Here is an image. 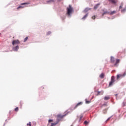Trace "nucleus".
Instances as JSON below:
<instances>
[{
  "mask_svg": "<svg viewBox=\"0 0 126 126\" xmlns=\"http://www.w3.org/2000/svg\"><path fill=\"white\" fill-rule=\"evenodd\" d=\"M62 19L63 21V20H64V19H65V17L62 18Z\"/></svg>",
  "mask_w": 126,
  "mask_h": 126,
  "instance_id": "32",
  "label": "nucleus"
},
{
  "mask_svg": "<svg viewBox=\"0 0 126 126\" xmlns=\"http://www.w3.org/2000/svg\"><path fill=\"white\" fill-rule=\"evenodd\" d=\"M1 34L0 33V36Z\"/></svg>",
  "mask_w": 126,
  "mask_h": 126,
  "instance_id": "37",
  "label": "nucleus"
},
{
  "mask_svg": "<svg viewBox=\"0 0 126 126\" xmlns=\"http://www.w3.org/2000/svg\"><path fill=\"white\" fill-rule=\"evenodd\" d=\"M99 77L100 78H104V77H105V74H104L103 73H101L100 76Z\"/></svg>",
  "mask_w": 126,
  "mask_h": 126,
  "instance_id": "11",
  "label": "nucleus"
},
{
  "mask_svg": "<svg viewBox=\"0 0 126 126\" xmlns=\"http://www.w3.org/2000/svg\"><path fill=\"white\" fill-rule=\"evenodd\" d=\"M116 13V11H113L111 12L110 13H109V14L110 15H113V14H115Z\"/></svg>",
  "mask_w": 126,
  "mask_h": 126,
  "instance_id": "18",
  "label": "nucleus"
},
{
  "mask_svg": "<svg viewBox=\"0 0 126 126\" xmlns=\"http://www.w3.org/2000/svg\"><path fill=\"white\" fill-rule=\"evenodd\" d=\"M102 94H103V92L102 93Z\"/></svg>",
  "mask_w": 126,
  "mask_h": 126,
  "instance_id": "38",
  "label": "nucleus"
},
{
  "mask_svg": "<svg viewBox=\"0 0 126 126\" xmlns=\"http://www.w3.org/2000/svg\"><path fill=\"white\" fill-rule=\"evenodd\" d=\"M89 103H90V101H87V100H86V104H89Z\"/></svg>",
  "mask_w": 126,
  "mask_h": 126,
  "instance_id": "30",
  "label": "nucleus"
},
{
  "mask_svg": "<svg viewBox=\"0 0 126 126\" xmlns=\"http://www.w3.org/2000/svg\"><path fill=\"white\" fill-rule=\"evenodd\" d=\"M52 1H53L52 0H50V1H49L48 2H51Z\"/></svg>",
  "mask_w": 126,
  "mask_h": 126,
  "instance_id": "34",
  "label": "nucleus"
},
{
  "mask_svg": "<svg viewBox=\"0 0 126 126\" xmlns=\"http://www.w3.org/2000/svg\"><path fill=\"white\" fill-rule=\"evenodd\" d=\"M82 105V102H79L78 104H76V105L74 107V109H76L77 107H79V106H81Z\"/></svg>",
  "mask_w": 126,
  "mask_h": 126,
  "instance_id": "7",
  "label": "nucleus"
},
{
  "mask_svg": "<svg viewBox=\"0 0 126 126\" xmlns=\"http://www.w3.org/2000/svg\"><path fill=\"white\" fill-rule=\"evenodd\" d=\"M26 4H29V3H21V5H26Z\"/></svg>",
  "mask_w": 126,
  "mask_h": 126,
  "instance_id": "24",
  "label": "nucleus"
},
{
  "mask_svg": "<svg viewBox=\"0 0 126 126\" xmlns=\"http://www.w3.org/2000/svg\"><path fill=\"white\" fill-rule=\"evenodd\" d=\"M114 82H115V77L112 76L111 77V81L109 82V86H112V85L114 84Z\"/></svg>",
  "mask_w": 126,
  "mask_h": 126,
  "instance_id": "3",
  "label": "nucleus"
},
{
  "mask_svg": "<svg viewBox=\"0 0 126 126\" xmlns=\"http://www.w3.org/2000/svg\"><path fill=\"white\" fill-rule=\"evenodd\" d=\"M120 63V59H116V63L114 64L115 66L117 65V63Z\"/></svg>",
  "mask_w": 126,
  "mask_h": 126,
  "instance_id": "13",
  "label": "nucleus"
},
{
  "mask_svg": "<svg viewBox=\"0 0 126 126\" xmlns=\"http://www.w3.org/2000/svg\"><path fill=\"white\" fill-rule=\"evenodd\" d=\"M102 11L104 12V13L102 14V16H104V15H105V14H110V12L106 11H105V10H102Z\"/></svg>",
  "mask_w": 126,
  "mask_h": 126,
  "instance_id": "9",
  "label": "nucleus"
},
{
  "mask_svg": "<svg viewBox=\"0 0 126 126\" xmlns=\"http://www.w3.org/2000/svg\"><path fill=\"white\" fill-rule=\"evenodd\" d=\"M53 120H52V119H49V120H48V123H51V122H53Z\"/></svg>",
  "mask_w": 126,
  "mask_h": 126,
  "instance_id": "31",
  "label": "nucleus"
},
{
  "mask_svg": "<svg viewBox=\"0 0 126 126\" xmlns=\"http://www.w3.org/2000/svg\"><path fill=\"white\" fill-rule=\"evenodd\" d=\"M126 8H125L124 9H123L122 10H121V12L122 13H124V12H126Z\"/></svg>",
  "mask_w": 126,
  "mask_h": 126,
  "instance_id": "19",
  "label": "nucleus"
},
{
  "mask_svg": "<svg viewBox=\"0 0 126 126\" xmlns=\"http://www.w3.org/2000/svg\"><path fill=\"white\" fill-rule=\"evenodd\" d=\"M32 125V123H31V122H29V123L27 124V126H31Z\"/></svg>",
  "mask_w": 126,
  "mask_h": 126,
  "instance_id": "23",
  "label": "nucleus"
},
{
  "mask_svg": "<svg viewBox=\"0 0 126 126\" xmlns=\"http://www.w3.org/2000/svg\"><path fill=\"white\" fill-rule=\"evenodd\" d=\"M84 124H85V125H87V124H88V122H87V121H85Z\"/></svg>",
  "mask_w": 126,
  "mask_h": 126,
  "instance_id": "29",
  "label": "nucleus"
},
{
  "mask_svg": "<svg viewBox=\"0 0 126 126\" xmlns=\"http://www.w3.org/2000/svg\"><path fill=\"white\" fill-rule=\"evenodd\" d=\"M110 120V118L107 119V121H109Z\"/></svg>",
  "mask_w": 126,
  "mask_h": 126,
  "instance_id": "36",
  "label": "nucleus"
},
{
  "mask_svg": "<svg viewBox=\"0 0 126 126\" xmlns=\"http://www.w3.org/2000/svg\"><path fill=\"white\" fill-rule=\"evenodd\" d=\"M15 112H18V107H16V108H15Z\"/></svg>",
  "mask_w": 126,
  "mask_h": 126,
  "instance_id": "28",
  "label": "nucleus"
},
{
  "mask_svg": "<svg viewBox=\"0 0 126 126\" xmlns=\"http://www.w3.org/2000/svg\"><path fill=\"white\" fill-rule=\"evenodd\" d=\"M105 101H108V100H110V97L109 96H105L104 97Z\"/></svg>",
  "mask_w": 126,
  "mask_h": 126,
  "instance_id": "15",
  "label": "nucleus"
},
{
  "mask_svg": "<svg viewBox=\"0 0 126 126\" xmlns=\"http://www.w3.org/2000/svg\"><path fill=\"white\" fill-rule=\"evenodd\" d=\"M115 96L117 97V96H118L117 94H115Z\"/></svg>",
  "mask_w": 126,
  "mask_h": 126,
  "instance_id": "35",
  "label": "nucleus"
},
{
  "mask_svg": "<svg viewBox=\"0 0 126 126\" xmlns=\"http://www.w3.org/2000/svg\"><path fill=\"white\" fill-rule=\"evenodd\" d=\"M27 40H28V37H26L24 40V42H26V41H27Z\"/></svg>",
  "mask_w": 126,
  "mask_h": 126,
  "instance_id": "26",
  "label": "nucleus"
},
{
  "mask_svg": "<svg viewBox=\"0 0 126 126\" xmlns=\"http://www.w3.org/2000/svg\"><path fill=\"white\" fill-rule=\"evenodd\" d=\"M90 8H86V9H85V10H84V12H87V11H89V10H90Z\"/></svg>",
  "mask_w": 126,
  "mask_h": 126,
  "instance_id": "16",
  "label": "nucleus"
},
{
  "mask_svg": "<svg viewBox=\"0 0 126 126\" xmlns=\"http://www.w3.org/2000/svg\"><path fill=\"white\" fill-rule=\"evenodd\" d=\"M18 49H19V46L17 45V46L14 48V51H18Z\"/></svg>",
  "mask_w": 126,
  "mask_h": 126,
  "instance_id": "12",
  "label": "nucleus"
},
{
  "mask_svg": "<svg viewBox=\"0 0 126 126\" xmlns=\"http://www.w3.org/2000/svg\"><path fill=\"white\" fill-rule=\"evenodd\" d=\"M123 5H124V4L123 3H121L120 6H119V9H121V8H123Z\"/></svg>",
  "mask_w": 126,
  "mask_h": 126,
  "instance_id": "20",
  "label": "nucleus"
},
{
  "mask_svg": "<svg viewBox=\"0 0 126 126\" xmlns=\"http://www.w3.org/2000/svg\"><path fill=\"white\" fill-rule=\"evenodd\" d=\"M58 123H59V120L55 123H52L51 124L50 126H56V125H58Z\"/></svg>",
  "mask_w": 126,
  "mask_h": 126,
  "instance_id": "6",
  "label": "nucleus"
},
{
  "mask_svg": "<svg viewBox=\"0 0 126 126\" xmlns=\"http://www.w3.org/2000/svg\"><path fill=\"white\" fill-rule=\"evenodd\" d=\"M100 93H101V92L98 91V94H97V95L98 96V95L100 94Z\"/></svg>",
  "mask_w": 126,
  "mask_h": 126,
  "instance_id": "33",
  "label": "nucleus"
},
{
  "mask_svg": "<svg viewBox=\"0 0 126 126\" xmlns=\"http://www.w3.org/2000/svg\"><path fill=\"white\" fill-rule=\"evenodd\" d=\"M109 1H110L111 3H113V4H116V3L117 2V0H109Z\"/></svg>",
  "mask_w": 126,
  "mask_h": 126,
  "instance_id": "8",
  "label": "nucleus"
},
{
  "mask_svg": "<svg viewBox=\"0 0 126 126\" xmlns=\"http://www.w3.org/2000/svg\"><path fill=\"white\" fill-rule=\"evenodd\" d=\"M111 62L112 63H115V58L113 56L111 57Z\"/></svg>",
  "mask_w": 126,
  "mask_h": 126,
  "instance_id": "10",
  "label": "nucleus"
},
{
  "mask_svg": "<svg viewBox=\"0 0 126 126\" xmlns=\"http://www.w3.org/2000/svg\"><path fill=\"white\" fill-rule=\"evenodd\" d=\"M24 7L20 6L17 8V9H19L20 8H23Z\"/></svg>",
  "mask_w": 126,
  "mask_h": 126,
  "instance_id": "25",
  "label": "nucleus"
},
{
  "mask_svg": "<svg viewBox=\"0 0 126 126\" xmlns=\"http://www.w3.org/2000/svg\"><path fill=\"white\" fill-rule=\"evenodd\" d=\"M87 16H88V14H86L83 18L82 19H85V18H86L87 17Z\"/></svg>",
  "mask_w": 126,
  "mask_h": 126,
  "instance_id": "21",
  "label": "nucleus"
},
{
  "mask_svg": "<svg viewBox=\"0 0 126 126\" xmlns=\"http://www.w3.org/2000/svg\"><path fill=\"white\" fill-rule=\"evenodd\" d=\"M19 44H20V42H19V40H13L12 42L13 46H14V45H19Z\"/></svg>",
  "mask_w": 126,
  "mask_h": 126,
  "instance_id": "5",
  "label": "nucleus"
},
{
  "mask_svg": "<svg viewBox=\"0 0 126 126\" xmlns=\"http://www.w3.org/2000/svg\"><path fill=\"white\" fill-rule=\"evenodd\" d=\"M73 12V8L71 6V5H69V7L67 8L66 14L69 16L71 15Z\"/></svg>",
  "mask_w": 126,
  "mask_h": 126,
  "instance_id": "1",
  "label": "nucleus"
},
{
  "mask_svg": "<svg viewBox=\"0 0 126 126\" xmlns=\"http://www.w3.org/2000/svg\"><path fill=\"white\" fill-rule=\"evenodd\" d=\"M92 18L94 20H95L96 19V16L94 15L92 17Z\"/></svg>",
  "mask_w": 126,
  "mask_h": 126,
  "instance_id": "27",
  "label": "nucleus"
},
{
  "mask_svg": "<svg viewBox=\"0 0 126 126\" xmlns=\"http://www.w3.org/2000/svg\"><path fill=\"white\" fill-rule=\"evenodd\" d=\"M68 114H69V112L65 111L64 112V115L58 114L57 115V118H58L59 119H63V118H64V117H66V116H67V115H68Z\"/></svg>",
  "mask_w": 126,
  "mask_h": 126,
  "instance_id": "2",
  "label": "nucleus"
},
{
  "mask_svg": "<svg viewBox=\"0 0 126 126\" xmlns=\"http://www.w3.org/2000/svg\"><path fill=\"white\" fill-rule=\"evenodd\" d=\"M78 118L79 119V121L80 122V121H81V119H82V118H83V115H81L80 116H78Z\"/></svg>",
  "mask_w": 126,
  "mask_h": 126,
  "instance_id": "14",
  "label": "nucleus"
},
{
  "mask_svg": "<svg viewBox=\"0 0 126 126\" xmlns=\"http://www.w3.org/2000/svg\"><path fill=\"white\" fill-rule=\"evenodd\" d=\"M126 75V73L124 72L123 74H118L117 75V79H119V78H122V77H125V76Z\"/></svg>",
  "mask_w": 126,
  "mask_h": 126,
  "instance_id": "4",
  "label": "nucleus"
},
{
  "mask_svg": "<svg viewBox=\"0 0 126 126\" xmlns=\"http://www.w3.org/2000/svg\"><path fill=\"white\" fill-rule=\"evenodd\" d=\"M126 101L123 102L122 103V107H125V106H126Z\"/></svg>",
  "mask_w": 126,
  "mask_h": 126,
  "instance_id": "22",
  "label": "nucleus"
},
{
  "mask_svg": "<svg viewBox=\"0 0 126 126\" xmlns=\"http://www.w3.org/2000/svg\"><path fill=\"white\" fill-rule=\"evenodd\" d=\"M99 5H100V4H97L96 6H95L94 7V9H97V8H98Z\"/></svg>",
  "mask_w": 126,
  "mask_h": 126,
  "instance_id": "17",
  "label": "nucleus"
}]
</instances>
